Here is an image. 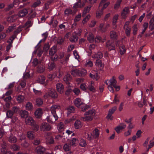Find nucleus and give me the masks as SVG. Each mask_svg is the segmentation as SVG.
<instances>
[{
    "mask_svg": "<svg viewBox=\"0 0 154 154\" xmlns=\"http://www.w3.org/2000/svg\"><path fill=\"white\" fill-rule=\"evenodd\" d=\"M37 71L39 73L43 72L45 70V66L42 65H41L38 66L37 68Z\"/></svg>",
    "mask_w": 154,
    "mask_h": 154,
    "instance_id": "obj_44",
    "label": "nucleus"
},
{
    "mask_svg": "<svg viewBox=\"0 0 154 154\" xmlns=\"http://www.w3.org/2000/svg\"><path fill=\"white\" fill-rule=\"evenodd\" d=\"M103 10L102 9H98L96 12V17L99 18L103 15Z\"/></svg>",
    "mask_w": 154,
    "mask_h": 154,
    "instance_id": "obj_28",
    "label": "nucleus"
},
{
    "mask_svg": "<svg viewBox=\"0 0 154 154\" xmlns=\"http://www.w3.org/2000/svg\"><path fill=\"white\" fill-rule=\"evenodd\" d=\"M85 116L81 118V119L82 120L85 122H89L93 120V118L91 116H90L89 115Z\"/></svg>",
    "mask_w": 154,
    "mask_h": 154,
    "instance_id": "obj_24",
    "label": "nucleus"
},
{
    "mask_svg": "<svg viewBox=\"0 0 154 154\" xmlns=\"http://www.w3.org/2000/svg\"><path fill=\"white\" fill-rule=\"evenodd\" d=\"M118 17L119 15L118 14H116L114 16L112 20V24L113 25H116L117 23V20L118 19Z\"/></svg>",
    "mask_w": 154,
    "mask_h": 154,
    "instance_id": "obj_54",
    "label": "nucleus"
},
{
    "mask_svg": "<svg viewBox=\"0 0 154 154\" xmlns=\"http://www.w3.org/2000/svg\"><path fill=\"white\" fill-rule=\"evenodd\" d=\"M60 106L56 105H53L50 108V110L51 113L53 115L54 117L55 118L56 120L58 118V117L56 113V111L57 109H60Z\"/></svg>",
    "mask_w": 154,
    "mask_h": 154,
    "instance_id": "obj_3",
    "label": "nucleus"
},
{
    "mask_svg": "<svg viewBox=\"0 0 154 154\" xmlns=\"http://www.w3.org/2000/svg\"><path fill=\"white\" fill-rule=\"evenodd\" d=\"M71 79V77L70 74H67L63 78V80L67 84L69 83V81Z\"/></svg>",
    "mask_w": 154,
    "mask_h": 154,
    "instance_id": "obj_30",
    "label": "nucleus"
},
{
    "mask_svg": "<svg viewBox=\"0 0 154 154\" xmlns=\"http://www.w3.org/2000/svg\"><path fill=\"white\" fill-rule=\"evenodd\" d=\"M106 47L109 51L115 50V49L114 43L110 40L108 41L106 43Z\"/></svg>",
    "mask_w": 154,
    "mask_h": 154,
    "instance_id": "obj_7",
    "label": "nucleus"
},
{
    "mask_svg": "<svg viewBox=\"0 0 154 154\" xmlns=\"http://www.w3.org/2000/svg\"><path fill=\"white\" fill-rule=\"evenodd\" d=\"M8 141L10 142L14 143L17 142V139L14 136L12 135L10 137Z\"/></svg>",
    "mask_w": 154,
    "mask_h": 154,
    "instance_id": "obj_40",
    "label": "nucleus"
},
{
    "mask_svg": "<svg viewBox=\"0 0 154 154\" xmlns=\"http://www.w3.org/2000/svg\"><path fill=\"white\" fill-rule=\"evenodd\" d=\"M52 128V127L46 122H43L42 123L40 127L41 130L43 131H48Z\"/></svg>",
    "mask_w": 154,
    "mask_h": 154,
    "instance_id": "obj_4",
    "label": "nucleus"
},
{
    "mask_svg": "<svg viewBox=\"0 0 154 154\" xmlns=\"http://www.w3.org/2000/svg\"><path fill=\"white\" fill-rule=\"evenodd\" d=\"M63 148L65 151H68L71 149V146L70 144L66 143L64 145Z\"/></svg>",
    "mask_w": 154,
    "mask_h": 154,
    "instance_id": "obj_46",
    "label": "nucleus"
},
{
    "mask_svg": "<svg viewBox=\"0 0 154 154\" xmlns=\"http://www.w3.org/2000/svg\"><path fill=\"white\" fill-rule=\"evenodd\" d=\"M44 97L45 98H47L49 97L56 98L57 97V94L54 89H51L45 94Z\"/></svg>",
    "mask_w": 154,
    "mask_h": 154,
    "instance_id": "obj_2",
    "label": "nucleus"
},
{
    "mask_svg": "<svg viewBox=\"0 0 154 154\" xmlns=\"http://www.w3.org/2000/svg\"><path fill=\"white\" fill-rule=\"evenodd\" d=\"M85 5V3L84 2L82 3V0H79L78 2L74 4L73 7L75 8H81L83 7Z\"/></svg>",
    "mask_w": 154,
    "mask_h": 154,
    "instance_id": "obj_17",
    "label": "nucleus"
},
{
    "mask_svg": "<svg viewBox=\"0 0 154 154\" xmlns=\"http://www.w3.org/2000/svg\"><path fill=\"white\" fill-rule=\"evenodd\" d=\"M96 113V111L94 109H92L86 112L84 114L85 116L89 115L91 116L93 118L95 115Z\"/></svg>",
    "mask_w": 154,
    "mask_h": 154,
    "instance_id": "obj_19",
    "label": "nucleus"
},
{
    "mask_svg": "<svg viewBox=\"0 0 154 154\" xmlns=\"http://www.w3.org/2000/svg\"><path fill=\"white\" fill-rule=\"evenodd\" d=\"M58 119V118L56 120L55 118L54 117L53 115V116H49L46 118L47 121L51 124L54 123Z\"/></svg>",
    "mask_w": 154,
    "mask_h": 154,
    "instance_id": "obj_18",
    "label": "nucleus"
},
{
    "mask_svg": "<svg viewBox=\"0 0 154 154\" xmlns=\"http://www.w3.org/2000/svg\"><path fill=\"white\" fill-rule=\"evenodd\" d=\"M122 0H117V2L114 6V8L115 9L118 8L120 6V4L122 2Z\"/></svg>",
    "mask_w": 154,
    "mask_h": 154,
    "instance_id": "obj_61",
    "label": "nucleus"
},
{
    "mask_svg": "<svg viewBox=\"0 0 154 154\" xmlns=\"http://www.w3.org/2000/svg\"><path fill=\"white\" fill-rule=\"evenodd\" d=\"M25 108L26 110L31 111L33 109V106L31 103L29 102L26 104Z\"/></svg>",
    "mask_w": 154,
    "mask_h": 154,
    "instance_id": "obj_23",
    "label": "nucleus"
},
{
    "mask_svg": "<svg viewBox=\"0 0 154 154\" xmlns=\"http://www.w3.org/2000/svg\"><path fill=\"white\" fill-rule=\"evenodd\" d=\"M1 151L3 154H13L10 151H7L6 149V143L3 142L2 145Z\"/></svg>",
    "mask_w": 154,
    "mask_h": 154,
    "instance_id": "obj_16",
    "label": "nucleus"
},
{
    "mask_svg": "<svg viewBox=\"0 0 154 154\" xmlns=\"http://www.w3.org/2000/svg\"><path fill=\"white\" fill-rule=\"evenodd\" d=\"M14 114L13 111L11 110H8L6 113L7 117L9 118H11Z\"/></svg>",
    "mask_w": 154,
    "mask_h": 154,
    "instance_id": "obj_43",
    "label": "nucleus"
},
{
    "mask_svg": "<svg viewBox=\"0 0 154 154\" xmlns=\"http://www.w3.org/2000/svg\"><path fill=\"white\" fill-rule=\"evenodd\" d=\"M126 127V125L125 124L122 123L115 128V130L118 133H119L120 130L125 128Z\"/></svg>",
    "mask_w": 154,
    "mask_h": 154,
    "instance_id": "obj_15",
    "label": "nucleus"
},
{
    "mask_svg": "<svg viewBox=\"0 0 154 154\" xmlns=\"http://www.w3.org/2000/svg\"><path fill=\"white\" fill-rule=\"evenodd\" d=\"M88 41L90 42H92L94 41V38L93 34L91 32H89V36L87 37Z\"/></svg>",
    "mask_w": 154,
    "mask_h": 154,
    "instance_id": "obj_38",
    "label": "nucleus"
},
{
    "mask_svg": "<svg viewBox=\"0 0 154 154\" xmlns=\"http://www.w3.org/2000/svg\"><path fill=\"white\" fill-rule=\"evenodd\" d=\"M56 48L55 46H53L50 50L49 54V55L51 56V57L54 55L55 53L56 52Z\"/></svg>",
    "mask_w": 154,
    "mask_h": 154,
    "instance_id": "obj_34",
    "label": "nucleus"
},
{
    "mask_svg": "<svg viewBox=\"0 0 154 154\" xmlns=\"http://www.w3.org/2000/svg\"><path fill=\"white\" fill-rule=\"evenodd\" d=\"M21 145L23 147L26 148L29 146V144L26 140H25L24 142L21 144Z\"/></svg>",
    "mask_w": 154,
    "mask_h": 154,
    "instance_id": "obj_59",
    "label": "nucleus"
},
{
    "mask_svg": "<svg viewBox=\"0 0 154 154\" xmlns=\"http://www.w3.org/2000/svg\"><path fill=\"white\" fill-rule=\"evenodd\" d=\"M33 90L34 94L36 95L40 96L42 94V92L40 90L36 88H33Z\"/></svg>",
    "mask_w": 154,
    "mask_h": 154,
    "instance_id": "obj_50",
    "label": "nucleus"
},
{
    "mask_svg": "<svg viewBox=\"0 0 154 154\" xmlns=\"http://www.w3.org/2000/svg\"><path fill=\"white\" fill-rule=\"evenodd\" d=\"M95 65L98 68H101L103 66L101 61L100 59H97L96 61Z\"/></svg>",
    "mask_w": 154,
    "mask_h": 154,
    "instance_id": "obj_33",
    "label": "nucleus"
},
{
    "mask_svg": "<svg viewBox=\"0 0 154 154\" xmlns=\"http://www.w3.org/2000/svg\"><path fill=\"white\" fill-rule=\"evenodd\" d=\"M103 57V54L102 53L100 52H99L97 53H95L94 55L92 56V57L93 58H102Z\"/></svg>",
    "mask_w": 154,
    "mask_h": 154,
    "instance_id": "obj_29",
    "label": "nucleus"
},
{
    "mask_svg": "<svg viewBox=\"0 0 154 154\" xmlns=\"http://www.w3.org/2000/svg\"><path fill=\"white\" fill-rule=\"evenodd\" d=\"M79 70V76H85L87 73V71L86 69H82Z\"/></svg>",
    "mask_w": 154,
    "mask_h": 154,
    "instance_id": "obj_48",
    "label": "nucleus"
},
{
    "mask_svg": "<svg viewBox=\"0 0 154 154\" xmlns=\"http://www.w3.org/2000/svg\"><path fill=\"white\" fill-rule=\"evenodd\" d=\"M109 4V2L107 0H102L100 3L99 7H101V9L104 10L108 6Z\"/></svg>",
    "mask_w": 154,
    "mask_h": 154,
    "instance_id": "obj_5",
    "label": "nucleus"
},
{
    "mask_svg": "<svg viewBox=\"0 0 154 154\" xmlns=\"http://www.w3.org/2000/svg\"><path fill=\"white\" fill-rule=\"evenodd\" d=\"M27 137L30 140H33L35 137L34 132L32 131H29L27 132Z\"/></svg>",
    "mask_w": 154,
    "mask_h": 154,
    "instance_id": "obj_20",
    "label": "nucleus"
},
{
    "mask_svg": "<svg viewBox=\"0 0 154 154\" xmlns=\"http://www.w3.org/2000/svg\"><path fill=\"white\" fill-rule=\"evenodd\" d=\"M57 91L60 94H62L64 92V86L61 83H58L56 85Z\"/></svg>",
    "mask_w": 154,
    "mask_h": 154,
    "instance_id": "obj_9",
    "label": "nucleus"
},
{
    "mask_svg": "<svg viewBox=\"0 0 154 154\" xmlns=\"http://www.w3.org/2000/svg\"><path fill=\"white\" fill-rule=\"evenodd\" d=\"M82 126L81 122L80 121H76L74 123V127L75 129H78Z\"/></svg>",
    "mask_w": 154,
    "mask_h": 154,
    "instance_id": "obj_42",
    "label": "nucleus"
},
{
    "mask_svg": "<svg viewBox=\"0 0 154 154\" xmlns=\"http://www.w3.org/2000/svg\"><path fill=\"white\" fill-rule=\"evenodd\" d=\"M110 35L111 38L112 39H116L118 37L116 32L114 31H112L110 32Z\"/></svg>",
    "mask_w": 154,
    "mask_h": 154,
    "instance_id": "obj_32",
    "label": "nucleus"
},
{
    "mask_svg": "<svg viewBox=\"0 0 154 154\" xmlns=\"http://www.w3.org/2000/svg\"><path fill=\"white\" fill-rule=\"evenodd\" d=\"M79 70L76 69L73 70L71 71V74L74 76H79Z\"/></svg>",
    "mask_w": 154,
    "mask_h": 154,
    "instance_id": "obj_35",
    "label": "nucleus"
},
{
    "mask_svg": "<svg viewBox=\"0 0 154 154\" xmlns=\"http://www.w3.org/2000/svg\"><path fill=\"white\" fill-rule=\"evenodd\" d=\"M105 83L108 85V88L112 93L114 92V87L116 85L117 82L115 78L113 76L109 80H106Z\"/></svg>",
    "mask_w": 154,
    "mask_h": 154,
    "instance_id": "obj_1",
    "label": "nucleus"
},
{
    "mask_svg": "<svg viewBox=\"0 0 154 154\" xmlns=\"http://www.w3.org/2000/svg\"><path fill=\"white\" fill-rule=\"evenodd\" d=\"M81 15L80 13L79 14L75 16V19H74V21L75 22H78L81 19ZM73 25L76 26V24L75 23L73 24Z\"/></svg>",
    "mask_w": 154,
    "mask_h": 154,
    "instance_id": "obj_39",
    "label": "nucleus"
},
{
    "mask_svg": "<svg viewBox=\"0 0 154 154\" xmlns=\"http://www.w3.org/2000/svg\"><path fill=\"white\" fill-rule=\"evenodd\" d=\"M138 26L137 24H134L132 27L133 34L134 35H135L137 34L138 30Z\"/></svg>",
    "mask_w": 154,
    "mask_h": 154,
    "instance_id": "obj_49",
    "label": "nucleus"
},
{
    "mask_svg": "<svg viewBox=\"0 0 154 154\" xmlns=\"http://www.w3.org/2000/svg\"><path fill=\"white\" fill-rule=\"evenodd\" d=\"M67 110L68 111L67 113L68 114L73 112L74 110V109L73 106H70L67 108Z\"/></svg>",
    "mask_w": 154,
    "mask_h": 154,
    "instance_id": "obj_64",
    "label": "nucleus"
},
{
    "mask_svg": "<svg viewBox=\"0 0 154 154\" xmlns=\"http://www.w3.org/2000/svg\"><path fill=\"white\" fill-rule=\"evenodd\" d=\"M47 142L50 144H51L54 143V140L53 138L52 137H49L46 140Z\"/></svg>",
    "mask_w": 154,
    "mask_h": 154,
    "instance_id": "obj_60",
    "label": "nucleus"
},
{
    "mask_svg": "<svg viewBox=\"0 0 154 154\" xmlns=\"http://www.w3.org/2000/svg\"><path fill=\"white\" fill-rule=\"evenodd\" d=\"M126 51L125 46L122 45H121L119 47V51L120 54L121 55L124 54L125 52Z\"/></svg>",
    "mask_w": 154,
    "mask_h": 154,
    "instance_id": "obj_37",
    "label": "nucleus"
},
{
    "mask_svg": "<svg viewBox=\"0 0 154 154\" xmlns=\"http://www.w3.org/2000/svg\"><path fill=\"white\" fill-rule=\"evenodd\" d=\"M90 18V16L89 15L85 17L83 20L82 23L83 24H85L86 23L87 21L89 20Z\"/></svg>",
    "mask_w": 154,
    "mask_h": 154,
    "instance_id": "obj_62",
    "label": "nucleus"
},
{
    "mask_svg": "<svg viewBox=\"0 0 154 154\" xmlns=\"http://www.w3.org/2000/svg\"><path fill=\"white\" fill-rule=\"evenodd\" d=\"M2 98H3L4 100L6 102H9L11 99V96H6L4 97V95H3L2 96Z\"/></svg>",
    "mask_w": 154,
    "mask_h": 154,
    "instance_id": "obj_56",
    "label": "nucleus"
},
{
    "mask_svg": "<svg viewBox=\"0 0 154 154\" xmlns=\"http://www.w3.org/2000/svg\"><path fill=\"white\" fill-rule=\"evenodd\" d=\"M99 130L95 128L93 131L92 132V136L93 138H96L99 137Z\"/></svg>",
    "mask_w": 154,
    "mask_h": 154,
    "instance_id": "obj_25",
    "label": "nucleus"
},
{
    "mask_svg": "<svg viewBox=\"0 0 154 154\" xmlns=\"http://www.w3.org/2000/svg\"><path fill=\"white\" fill-rule=\"evenodd\" d=\"M11 148L14 151H18L20 150V147L16 144L12 145Z\"/></svg>",
    "mask_w": 154,
    "mask_h": 154,
    "instance_id": "obj_55",
    "label": "nucleus"
},
{
    "mask_svg": "<svg viewBox=\"0 0 154 154\" xmlns=\"http://www.w3.org/2000/svg\"><path fill=\"white\" fill-rule=\"evenodd\" d=\"M45 77L44 76H41L38 77L37 81L41 84H43L45 80Z\"/></svg>",
    "mask_w": 154,
    "mask_h": 154,
    "instance_id": "obj_45",
    "label": "nucleus"
},
{
    "mask_svg": "<svg viewBox=\"0 0 154 154\" xmlns=\"http://www.w3.org/2000/svg\"><path fill=\"white\" fill-rule=\"evenodd\" d=\"M58 130L60 131H63L64 128V125L63 123L60 122L57 125Z\"/></svg>",
    "mask_w": 154,
    "mask_h": 154,
    "instance_id": "obj_52",
    "label": "nucleus"
},
{
    "mask_svg": "<svg viewBox=\"0 0 154 154\" xmlns=\"http://www.w3.org/2000/svg\"><path fill=\"white\" fill-rule=\"evenodd\" d=\"M77 34L75 32L72 33L71 37L69 39L70 41L72 42H75L77 41L78 37L76 35Z\"/></svg>",
    "mask_w": 154,
    "mask_h": 154,
    "instance_id": "obj_21",
    "label": "nucleus"
},
{
    "mask_svg": "<svg viewBox=\"0 0 154 154\" xmlns=\"http://www.w3.org/2000/svg\"><path fill=\"white\" fill-rule=\"evenodd\" d=\"M25 99V97L24 96L22 95H20L17 97V100L19 103L23 102Z\"/></svg>",
    "mask_w": 154,
    "mask_h": 154,
    "instance_id": "obj_47",
    "label": "nucleus"
},
{
    "mask_svg": "<svg viewBox=\"0 0 154 154\" xmlns=\"http://www.w3.org/2000/svg\"><path fill=\"white\" fill-rule=\"evenodd\" d=\"M129 9L128 7L125 8L121 13V16L123 18H125L129 13Z\"/></svg>",
    "mask_w": 154,
    "mask_h": 154,
    "instance_id": "obj_10",
    "label": "nucleus"
},
{
    "mask_svg": "<svg viewBox=\"0 0 154 154\" xmlns=\"http://www.w3.org/2000/svg\"><path fill=\"white\" fill-rule=\"evenodd\" d=\"M17 18V15H14L8 17L7 19V21L10 23L14 22Z\"/></svg>",
    "mask_w": 154,
    "mask_h": 154,
    "instance_id": "obj_26",
    "label": "nucleus"
},
{
    "mask_svg": "<svg viewBox=\"0 0 154 154\" xmlns=\"http://www.w3.org/2000/svg\"><path fill=\"white\" fill-rule=\"evenodd\" d=\"M93 65V63L92 61L90 60H87L86 61L85 66L87 67H91Z\"/></svg>",
    "mask_w": 154,
    "mask_h": 154,
    "instance_id": "obj_51",
    "label": "nucleus"
},
{
    "mask_svg": "<svg viewBox=\"0 0 154 154\" xmlns=\"http://www.w3.org/2000/svg\"><path fill=\"white\" fill-rule=\"evenodd\" d=\"M43 114L42 110L40 108H38L35 112L34 115L35 117L37 118H40Z\"/></svg>",
    "mask_w": 154,
    "mask_h": 154,
    "instance_id": "obj_13",
    "label": "nucleus"
},
{
    "mask_svg": "<svg viewBox=\"0 0 154 154\" xmlns=\"http://www.w3.org/2000/svg\"><path fill=\"white\" fill-rule=\"evenodd\" d=\"M106 40V39L105 38L104 39H102L101 37L99 36H97L95 38V42H104Z\"/></svg>",
    "mask_w": 154,
    "mask_h": 154,
    "instance_id": "obj_41",
    "label": "nucleus"
},
{
    "mask_svg": "<svg viewBox=\"0 0 154 154\" xmlns=\"http://www.w3.org/2000/svg\"><path fill=\"white\" fill-rule=\"evenodd\" d=\"M125 33L128 36H129L131 32V29L130 27L127 26L125 28Z\"/></svg>",
    "mask_w": 154,
    "mask_h": 154,
    "instance_id": "obj_63",
    "label": "nucleus"
},
{
    "mask_svg": "<svg viewBox=\"0 0 154 154\" xmlns=\"http://www.w3.org/2000/svg\"><path fill=\"white\" fill-rule=\"evenodd\" d=\"M45 149L44 147L42 146H38L35 149V151L37 154H43L45 151Z\"/></svg>",
    "mask_w": 154,
    "mask_h": 154,
    "instance_id": "obj_12",
    "label": "nucleus"
},
{
    "mask_svg": "<svg viewBox=\"0 0 154 154\" xmlns=\"http://www.w3.org/2000/svg\"><path fill=\"white\" fill-rule=\"evenodd\" d=\"M28 9L24 8L20 10L18 12L17 15V18L22 17L25 16L28 13Z\"/></svg>",
    "mask_w": 154,
    "mask_h": 154,
    "instance_id": "obj_6",
    "label": "nucleus"
},
{
    "mask_svg": "<svg viewBox=\"0 0 154 154\" xmlns=\"http://www.w3.org/2000/svg\"><path fill=\"white\" fill-rule=\"evenodd\" d=\"M25 122L26 124L31 125L35 122V121L32 117L28 116L26 118Z\"/></svg>",
    "mask_w": 154,
    "mask_h": 154,
    "instance_id": "obj_14",
    "label": "nucleus"
},
{
    "mask_svg": "<svg viewBox=\"0 0 154 154\" xmlns=\"http://www.w3.org/2000/svg\"><path fill=\"white\" fill-rule=\"evenodd\" d=\"M74 102L75 106L79 108H80L82 105H85V103L83 101L79 98L75 99Z\"/></svg>",
    "mask_w": 154,
    "mask_h": 154,
    "instance_id": "obj_8",
    "label": "nucleus"
},
{
    "mask_svg": "<svg viewBox=\"0 0 154 154\" xmlns=\"http://www.w3.org/2000/svg\"><path fill=\"white\" fill-rule=\"evenodd\" d=\"M98 29L101 32H104L106 31V27L104 26V23H101Z\"/></svg>",
    "mask_w": 154,
    "mask_h": 154,
    "instance_id": "obj_31",
    "label": "nucleus"
},
{
    "mask_svg": "<svg viewBox=\"0 0 154 154\" xmlns=\"http://www.w3.org/2000/svg\"><path fill=\"white\" fill-rule=\"evenodd\" d=\"M41 3V2L39 0H37L36 2H34L33 4L31 6V7L36 8Z\"/></svg>",
    "mask_w": 154,
    "mask_h": 154,
    "instance_id": "obj_57",
    "label": "nucleus"
},
{
    "mask_svg": "<svg viewBox=\"0 0 154 154\" xmlns=\"http://www.w3.org/2000/svg\"><path fill=\"white\" fill-rule=\"evenodd\" d=\"M35 102L36 105L39 106L43 104V101L41 98L38 97L36 99Z\"/></svg>",
    "mask_w": 154,
    "mask_h": 154,
    "instance_id": "obj_36",
    "label": "nucleus"
},
{
    "mask_svg": "<svg viewBox=\"0 0 154 154\" xmlns=\"http://www.w3.org/2000/svg\"><path fill=\"white\" fill-rule=\"evenodd\" d=\"M20 116L21 118H26L28 117L29 112L25 110H22L20 112Z\"/></svg>",
    "mask_w": 154,
    "mask_h": 154,
    "instance_id": "obj_22",
    "label": "nucleus"
},
{
    "mask_svg": "<svg viewBox=\"0 0 154 154\" xmlns=\"http://www.w3.org/2000/svg\"><path fill=\"white\" fill-rule=\"evenodd\" d=\"M32 128L33 130L37 131L38 130L39 127L38 125L36 124L35 122L32 125Z\"/></svg>",
    "mask_w": 154,
    "mask_h": 154,
    "instance_id": "obj_58",
    "label": "nucleus"
},
{
    "mask_svg": "<svg viewBox=\"0 0 154 154\" xmlns=\"http://www.w3.org/2000/svg\"><path fill=\"white\" fill-rule=\"evenodd\" d=\"M94 82L93 81H91L88 86V89L90 91L93 92H94L96 91L95 89L94 86Z\"/></svg>",
    "mask_w": 154,
    "mask_h": 154,
    "instance_id": "obj_27",
    "label": "nucleus"
},
{
    "mask_svg": "<svg viewBox=\"0 0 154 154\" xmlns=\"http://www.w3.org/2000/svg\"><path fill=\"white\" fill-rule=\"evenodd\" d=\"M91 6H89L85 8L83 12V15H85L87 13H88L91 9Z\"/></svg>",
    "mask_w": 154,
    "mask_h": 154,
    "instance_id": "obj_53",
    "label": "nucleus"
},
{
    "mask_svg": "<svg viewBox=\"0 0 154 154\" xmlns=\"http://www.w3.org/2000/svg\"><path fill=\"white\" fill-rule=\"evenodd\" d=\"M89 76L91 79L96 80H98L99 79V77L97 74V72L94 70L92 72V73H90Z\"/></svg>",
    "mask_w": 154,
    "mask_h": 154,
    "instance_id": "obj_11",
    "label": "nucleus"
}]
</instances>
